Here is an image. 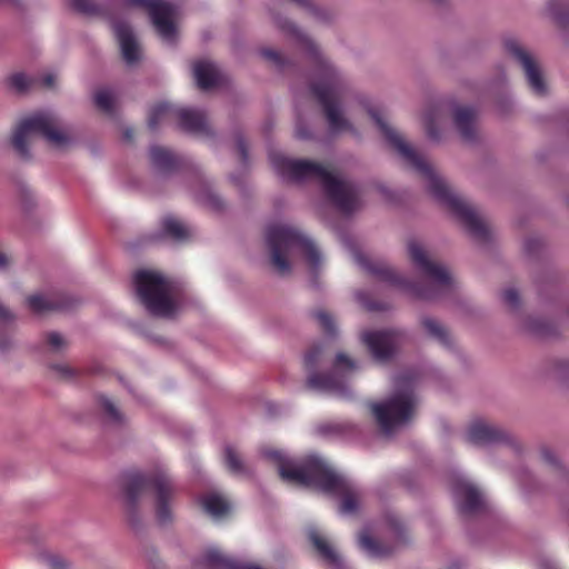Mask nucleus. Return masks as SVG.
<instances>
[{
  "mask_svg": "<svg viewBox=\"0 0 569 569\" xmlns=\"http://www.w3.org/2000/svg\"><path fill=\"white\" fill-rule=\"evenodd\" d=\"M266 241L270 251V259L276 272L287 276L291 272L289 258L296 249H300L312 272H317L322 264L323 257L312 239L299 229L286 223L268 226Z\"/></svg>",
  "mask_w": 569,
  "mask_h": 569,
  "instance_id": "423d86ee",
  "label": "nucleus"
},
{
  "mask_svg": "<svg viewBox=\"0 0 569 569\" xmlns=\"http://www.w3.org/2000/svg\"><path fill=\"white\" fill-rule=\"evenodd\" d=\"M22 192H23V198H24L23 206L26 207V209L29 210L36 204V197L33 196L30 188H23Z\"/></svg>",
  "mask_w": 569,
  "mask_h": 569,
  "instance_id": "3c124183",
  "label": "nucleus"
},
{
  "mask_svg": "<svg viewBox=\"0 0 569 569\" xmlns=\"http://www.w3.org/2000/svg\"><path fill=\"white\" fill-rule=\"evenodd\" d=\"M476 110L471 107L458 106L453 109V123L460 137L471 142L476 138Z\"/></svg>",
  "mask_w": 569,
  "mask_h": 569,
  "instance_id": "5701e85b",
  "label": "nucleus"
},
{
  "mask_svg": "<svg viewBox=\"0 0 569 569\" xmlns=\"http://www.w3.org/2000/svg\"><path fill=\"white\" fill-rule=\"evenodd\" d=\"M7 83L16 92L23 93L32 87L33 80L23 72H16L7 78Z\"/></svg>",
  "mask_w": 569,
  "mask_h": 569,
  "instance_id": "72a5a7b5",
  "label": "nucleus"
},
{
  "mask_svg": "<svg viewBox=\"0 0 569 569\" xmlns=\"http://www.w3.org/2000/svg\"><path fill=\"white\" fill-rule=\"evenodd\" d=\"M114 97L108 89H101L94 94V102L99 109L104 112H111L113 109Z\"/></svg>",
  "mask_w": 569,
  "mask_h": 569,
  "instance_id": "e433bc0d",
  "label": "nucleus"
},
{
  "mask_svg": "<svg viewBox=\"0 0 569 569\" xmlns=\"http://www.w3.org/2000/svg\"><path fill=\"white\" fill-rule=\"evenodd\" d=\"M200 200L214 210H220L223 208V202L220 197L211 190L204 191L200 197Z\"/></svg>",
  "mask_w": 569,
  "mask_h": 569,
  "instance_id": "a18cd8bd",
  "label": "nucleus"
},
{
  "mask_svg": "<svg viewBox=\"0 0 569 569\" xmlns=\"http://www.w3.org/2000/svg\"><path fill=\"white\" fill-rule=\"evenodd\" d=\"M406 333L399 329H387L366 332L363 342L369 348L372 357L378 361L389 360L402 345Z\"/></svg>",
  "mask_w": 569,
  "mask_h": 569,
  "instance_id": "a211bd4d",
  "label": "nucleus"
},
{
  "mask_svg": "<svg viewBox=\"0 0 569 569\" xmlns=\"http://www.w3.org/2000/svg\"><path fill=\"white\" fill-rule=\"evenodd\" d=\"M161 227L163 234L176 242L187 241L193 236L192 228L173 216L164 217Z\"/></svg>",
  "mask_w": 569,
  "mask_h": 569,
  "instance_id": "bb28decb",
  "label": "nucleus"
},
{
  "mask_svg": "<svg viewBox=\"0 0 569 569\" xmlns=\"http://www.w3.org/2000/svg\"><path fill=\"white\" fill-rule=\"evenodd\" d=\"M40 559L50 569H67L68 568L67 561L59 555H54L51 552H42V553H40Z\"/></svg>",
  "mask_w": 569,
  "mask_h": 569,
  "instance_id": "ea45409f",
  "label": "nucleus"
},
{
  "mask_svg": "<svg viewBox=\"0 0 569 569\" xmlns=\"http://www.w3.org/2000/svg\"><path fill=\"white\" fill-rule=\"evenodd\" d=\"M466 440L475 446L507 445L515 451L520 446L509 431L487 420L477 419L472 421L466 432Z\"/></svg>",
  "mask_w": 569,
  "mask_h": 569,
  "instance_id": "dca6fc26",
  "label": "nucleus"
},
{
  "mask_svg": "<svg viewBox=\"0 0 569 569\" xmlns=\"http://www.w3.org/2000/svg\"><path fill=\"white\" fill-rule=\"evenodd\" d=\"M368 113L389 147L426 180V187L429 193L441 206L449 209L456 216L472 238L480 242L488 241L490 230L477 209L465 198L455 192L433 166L406 141L402 134L389 123L388 117L383 110L369 108Z\"/></svg>",
  "mask_w": 569,
  "mask_h": 569,
  "instance_id": "f257e3e1",
  "label": "nucleus"
},
{
  "mask_svg": "<svg viewBox=\"0 0 569 569\" xmlns=\"http://www.w3.org/2000/svg\"><path fill=\"white\" fill-rule=\"evenodd\" d=\"M546 11L557 23H569V3L566 0H548Z\"/></svg>",
  "mask_w": 569,
  "mask_h": 569,
  "instance_id": "c756f323",
  "label": "nucleus"
},
{
  "mask_svg": "<svg viewBox=\"0 0 569 569\" xmlns=\"http://www.w3.org/2000/svg\"><path fill=\"white\" fill-rule=\"evenodd\" d=\"M313 316L318 320L319 325L321 326V328L323 329V331L327 335L333 336L336 333V325L329 313L320 310V311L315 312Z\"/></svg>",
  "mask_w": 569,
  "mask_h": 569,
  "instance_id": "a19ab883",
  "label": "nucleus"
},
{
  "mask_svg": "<svg viewBox=\"0 0 569 569\" xmlns=\"http://www.w3.org/2000/svg\"><path fill=\"white\" fill-rule=\"evenodd\" d=\"M541 246H542L541 241L538 238H533V237L526 239L525 243H523L525 251L530 256L538 253Z\"/></svg>",
  "mask_w": 569,
  "mask_h": 569,
  "instance_id": "09e8293b",
  "label": "nucleus"
},
{
  "mask_svg": "<svg viewBox=\"0 0 569 569\" xmlns=\"http://www.w3.org/2000/svg\"><path fill=\"white\" fill-rule=\"evenodd\" d=\"M315 432L327 439H350L359 433V429L349 420H333L317 425Z\"/></svg>",
  "mask_w": 569,
  "mask_h": 569,
  "instance_id": "412c9836",
  "label": "nucleus"
},
{
  "mask_svg": "<svg viewBox=\"0 0 569 569\" xmlns=\"http://www.w3.org/2000/svg\"><path fill=\"white\" fill-rule=\"evenodd\" d=\"M127 4L146 8L160 37L169 44L174 43L177 28L173 19L178 14L177 6L161 0H127Z\"/></svg>",
  "mask_w": 569,
  "mask_h": 569,
  "instance_id": "4468645a",
  "label": "nucleus"
},
{
  "mask_svg": "<svg viewBox=\"0 0 569 569\" xmlns=\"http://www.w3.org/2000/svg\"><path fill=\"white\" fill-rule=\"evenodd\" d=\"M224 463L228 470L234 475H246L248 472V468L242 461L240 453L232 446L224 448Z\"/></svg>",
  "mask_w": 569,
  "mask_h": 569,
  "instance_id": "2f4dec72",
  "label": "nucleus"
},
{
  "mask_svg": "<svg viewBox=\"0 0 569 569\" xmlns=\"http://www.w3.org/2000/svg\"><path fill=\"white\" fill-rule=\"evenodd\" d=\"M425 121H426V132H427V136L429 137V139H431L433 141H440L441 133L437 128L438 116L433 111H431L426 114Z\"/></svg>",
  "mask_w": 569,
  "mask_h": 569,
  "instance_id": "58836bf2",
  "label": "nucleus"
},
{
  "mask_svg": "<svg viewBox=\"0 0 569 569\" xmlns=\"http://www.w3.org/2000/svg\"><path fill=\"white\" fill-rule=\"evenodd\" d=\"M40 82L46 88H53L56 82V76L52 73H47L40 79Z\"/></svg>",
  "mask_w": 569,
  "mask_h": 569,
  "instance_id": "6e6d98bb",
  "label": "nucleus"
},
{
  "mask_svg": "<svg viewBox=\"0 0 569 569\" xmlns=\"http://www.w3.org/2000/svg\"><path fill=\"white\" fill-rule=\"evenodd\" d=\"M152 488L156 496V517L161 525H167L173 519V499L177 486L170 475L164 470H158L151 475L129 472L126 475L123 492L128 521L138 526V505L143 493Z\"/></svg>",
  "mask_w": 569,
  "mask_h": 569,
  "instance_id": "39448f33",
  "label": "nucleus"
},
{
  "mask_svg": "<svg viewBox=\"0 0 569 569\" xmlns=\"http://www.w3.org/2000/svg\"><path fill=\"white\" fill-rule=\"evenodd\" d=\"M8 266V258L0 251V269H4Z\"/></svg>",
  "mask_w": 569,
  "mask_h": 569,
  "instance_id": "13d9d810",
  "label": "nucleus"
},
{
  "mask_svg": "<svg viewBox=\"0 0 569 569\" xmlns=\"http://www.w3.org/2000/svg\"><path fill=\"white\" fill-rule=\"evenodd\" d=\"M46 340L50 350L53 352H61L68 347V341L64 337L56 331H50L46 335Z\"/></svg>",
  "mask_w": 569,
  "mask_h": 569,
  "instance_id": "4c0bfd02",
  "label": "nucleus"
},
{
  "mask_svg": "<svg viewBox=\"0 0 569 569\" xmlns=\"http://www.w3.org/2000/svg\"><path fill=\"white\" fill-rule=\"evenodd\" d=\"M133 137V131L131 129H126L124 132H123V138L126 140H131Z\"/></svg>",
  "mask_w": 569,
  "mask_h": 569,
  "instance_id": "bf43d9fd",
  "label": "nucleus"
},
{
  "mask_svg": "<svg viewBox=\"0 0 569 569\" xmlns=\"http://www.w3.org/2000/svg\"><path fill=\"white\" fill-rule=\"evenodd\" d=\"M273 21L279 29L290 34L297 46L309 56L315 68L310 89L322 108L329 131L332 134L350 132L357 136L358 132L346 118L341 104L342 98L350 89L346 74L321 52L317 43L301 32L290 20L276 14Z\"/></svg>",
  "mask_w": 569,
  "mask_h": 569,
  "instance_id": "f03ea898",
  "label": "nucleus"
},
{
  "mask_svg": "<svg viewBox=\"0 0 569 569\" xmlns=\"http://www.w3.org/2000/svg\"><path fill=\"white\" fill-rule=\"evenodd\" d=\"M359 546L369 557L375 559H382L392 553L391 548L382 546L365 531L359 536Z\"/></svg>",
  "mask_w": 569,
  "mask_h": 569,
  "instance_id": "c85d7f7f",
  "label": "nucleus"
},
{
  "mask_svg": "<svg viewBox=\"0 0 569 569\" xmlns=\"http://www.w3.org/2000/svg\"><path fill=\"white\" fill-rule=\"evenodd\" d=\"M200 566L201 569H262L259 566L228 557L218 549L207 550Z\"/></svg>",
  "mask_w": 569,
  "mask_h": 569,
  "instance_id": "aec40b11",
  "label": "nucleus"
},
{
  "mask_svg": "<svg viewBox=\"0 0 569 569\" xmlns=\"http://www.w3.org/2000/svg\"><path fill=\"white\" fill-rule=\"evenodd\" d=\"M431 1L435 2V3L440 4V3L445 2L446 0H431Z\"/></svg>",
  "mask_w": 569,
  "mask_h": 569,
  "instance_id": "680f3d73",
  "label": "nucleus"
},
{
  "mask_svg": "<svg viewBox=\"0 0 569 569\" xmlns=\"http://www.w3.org/2000/svg\"><path fill=\"white\" fill-rule=\"evenodd\" d=\"M150 160L152 167L160 174H169L177 169L178 161L176 156L168 149L159 146L150 148Z\"/></svg>",
  "mask_w": 569,
  "mask_h": 569,
  "instance_id": "a878e982",
  "label": "nucleus"
},
{
  "mask_svg": "<svg viewBox=\"0 0 569 569\" xmlns=\"http://www.w3.org/2000/svg\"><path fill=\"white\" fill-rule=\"evenodd\" d=\"M174 117L179 119V124L183 130L207 139L214 137L203 111L192 108H177L167 102H161L150 110L148 127L156 130L159 123Z\"/></svg>",
  "mask_w": 569,
  "mask_h": 569,
  "instance_id": "f8f14e48",
  "label": "nucleus"
},
{
  "mask_svg": "<svg viewBox=\"0 0 569 569\" xmlns=\"http://www.w3.org/2000/svg\"><path fill=\"white\" fill-rule=\"evenodd\" d=\"M407 248L413 268L428 282L427 284H413L398 274L389 264L381 261H371L359 251H353V259L362 269L378 279L410 290L419 299H440L456 290L457 281L451 271L445 264L435 260L422 244L411 240Z\"/></svg>",
  "mask_w": 569,
  "mask_h": 569,
  "instance_id": "7ed1b4c3",
  "label": "nucleus"
},
{
  "mask_svg": "<svg viewBox=\"0 0 569 569\" xmlns=\"http://www.w3.org/2000/svg\"><path fill=\"white\" fill-rule=\"evenodd\" d=\"M296 136L299 139L307 140V139L311 138V132L308 130V128L305 124L298 123L296 127Z\"/></svg>",
  "mask_w": 569,
  "mask_h": 569,
  "instance_id": "864d4df0",
  "label": "nucleus"
},
{
  "mask_svg": "<svg viewBox=\"0 0 569 569\" xmlns=\"http://www.w3.org/2000/svg\"><path fill=\"white\" fill-rule=\"evenodd\" d=\"M136 293L149 313L171 318L176 310L177 287L173 281L151 270H139L133 276Z\"/></svg>",
  "mask_w": 569,
  "mask_h": 569,
  "instance_id": "9d476101",
  "label": "nucleus"
},
{
  "mask_svg": "<svg viewBox=\"0 0 569 569\" xmlns=\"http://www.w3.org/2000/svg\"><path fill=\"white\" fill-rule=\"evenodd\" d=\"M71 6L83 14H96L99 8L91 0H70Z\"/></svg>",
  "mask_w": 569,
  "mask_h": 569,
  "instance_id": "37998d69",
  "label": "nucleus"
},
{
  "mask_svg": "<svg viewBox=\"0 0 569 569\" xmlns=\"http://www.w3.org/2000/svg\"><path fill=\"white\" fill-rule=\"evenodd\" d=\"M269 160L276 172L287 182H318L327 198L346 214L355 212L362 204L359 187L350 180L338 177L329 167L320 162L289 158L276 150L269 152Z\"/></svg>",
  "mask_w": 569,
  "mask_h": 569,
  "instance_id": "20e7f679",
  "label": "nucleus"
},
{
  "mask_svg": "<svg viewBox=\"0 0 569 569\" xmlns=\"http://www.w3.org/2000/svg\"><path fill=\"white\" fill-rule=\"evenodd\" d=\"M322 358V348L320 346L312 347L305 356V367L308 371L307 386L310 389L331 392L340 398H349L351 390L347 386L346 380L350 375L358 370L355 360L343 352H338L333 362V370L329 373H319L316 371L317 366Z\"/></svg>",
  "mask_w": 569,
  "mask_h": 569,
  "instance_id": "1a4fd4ad",
  "label": "nucleus"
},
{
  "mask_svg": "<svg viewBox=\"0 0 569 569\" xmlns=\"http://www.w3.org/2000/svg\"><path fill=\"white\" fill-rule=\"evenodd\" d=\"M549 375L557 380L569 378V358L555 359L549 367Z\"/></svg>",
  "mask_w": 569,
  "mask_h": 569,
  "instance_id": "f704fd0d",
  "label": "nucleus"
},
{
  "mask_svg": "<svg viewBox=\"0 0 569 569\" xmlns=\"http://www.w3.org/2000/svg\"><path fill=\"white\" fill-rule=\"evenodd\" d=\"M10 346V341L9 340H6L3 343L0 342V351H4L9 348Z\"/></svg>",
  "mask_w": 569,
  "mask_h": 569,
  "instance_id": "052dcab7",
  "label": "nucleus"
},
{
  "mask_svg": "<svg viewBox=\"0 0 569 569\" xmlns=\"http://www.w3.org/2000/svg\"><path fill=\"white\" fill-rule=\"evenodd\" d=\"M308 538L322 559L335 568L342 567V559L333 547L317 531L316 528L308 529Z\"/></svg>",
  "mask_w": 569,
  "mask_h": 569,
  "instance_id": "b1692460",
  "label": "nucleus"
},
{
  "mask_svg": "<svg viewBox=\"0 0 569 569\" xmlns=\"http://www.w3.org/2000/svg\"><path fill=\"white\" fill-rule=\"evenodd\" d=\"M309 486H315L326 493L341 498L339 511L342 515H355L361 505L360 489L348 478L333 470L325 460L316 466Z\"/></svg>",
  "mask_w": 569,
  "mask_h": 569,
  "instance_id": "9b49d317",
  "label": "nucleus"
},
{
  "mask_svg": "<svg viewBox=\"0 0 569 569\" xmlns=\"http://www.w3.org/2000/svg\"><path fill=\"white\" fill-rule=\"evenodd\" d=\"M201 506L207 513L218 519L230 510V503L218 492H210L202 497Z\"/></svg>",
  "mask_w": 569,
  "mask_h": 569,
  "instance_id": "cd10ccee",
  "label": "nucleus"
},
{
  "mask_svg": "<svg viewBox=\"0 0 569 569\" xmlns=\"http://www.w3.org/2000/svg\"><path fill=\"white\" fill-rule=\"evenodd\" d=\"M37 136L43 137L56 148H64L71 142L67 124L52 111L36 112L18 124L12 136V146L20 157H30L29 144Z\"/></svg>",
  "mask_w": 569,
  "mask_h": 569,
  "instance_id": "6e6552de",
  "label": "nucleus"
},
{
  "mask_svg": "<svg viewBox=\"0 0 569 569\" xmlns=\"http://www.w3.org/2000/svg\"><path fill=\"white\" fill-rule=\"evenodd\" d=\"M99 405L107 418V421L114 426H121L126 422L124 415L116 406V403L106 396L99 397Z\"/></svg>",
  "mask_w": 569,
  "mask_h": 569,
  "instance_id": "7c9ffc66",
  "label": "nucleus"
},
{
  "mask_svg": "<svg viewBox=\"0 0 569 569\" xmlns=\"http://www.w3.org/2000/svg\"><path fill=\"white\" fill-rule=\"evenodd\" d=\"M415 387L411 373H400L393 379L390 396L385 401L371 405L372 415L385 435H391L413 418L419 403Z\"/></svg>",
  "mask_w": 569,
  "mask_h": 569,
  "instance_id": "0eeeda50",
  "label": "nucleus"
},
{
  "mask_svg": "<svg viewBox=\"0 0 569 569\" xmlns=\"http://www.w3.org/2000/svg\"><path fill=\"white\" fill-rule=\"evenodd\" d=\"M113 31L119 41L122 58L126 63H136L140 59V49L130 26L124 21H114Z\"/></svg>",
  "mask_w": 569,
  "mask_h": 569,
  "instance_id": "6ab92c4d",
  "label": "nucleus"
},
{
  "mask_svg": "<svg viewBox=\"0 0 569 569\" xmlns=\"http://www.w3.org/2000/svg\"><path fill=\"white\" fill-rule=\"evenodd\" d=\"M71 6L83 14H96L99 8L91 0H70Z\"/></svg>",
  "mask_w": 569,
  "mask_h": 569,
  "instance_id": "79ce46f5",
  "label": "nucleus"
},
{
  "mask_svg": "<svg viewBox=\"0 0 569 569\" xmlns=\"http://www.w3.org/2000/svg\"><path fill=\"white\" fill-rule=\"evenodd\" d=\"M29 308L34 312H44L49 310L62 309L63 303L53 299L47 298L42 295L30 296L27 300Z\"/></svg>",
  "mask_w": 569,
  "mask_h": 569,
  "instance_id": "473e14b6",
  "label": "nucleus"
},
{
  "mask_svg": "<svg viewBox=\"0 0 569 569\" xmlns=\"http://www.w3.org/2000/svg\"><path fill=\"white\" fill-rule=\"evenodd\" d=\"M420 323L426 333L443 348L451 349L453 347L451 332L440 321L431 317H422Z\"/></svg>",
  "mask_w": 569,
  "mask_h": 569,
  "instance_id": "393cba45",
  "label": "nucleus"
},
{
  "mask_svg": "<svg viewBox=\"0 0 569 569\" xmlns=\"http://www.w3.org/2000/svg\"><path fill=\"white\" fill-rule=\"evenodd\" d=\"M13 315L0 303V323L13 320Z\"/></svg>",
  "mask_w": 569,
  "mask_h": 569,
  "instance_id": "4d7b16f0",
  "label": "nucleus"
},
{
  "mask_svg": "<svg viewBox=\"0 0 569 569\" xmlns=\"http://www.w3.org/2000/svg\"><path fill=\"white\" fill-rule=\"evenodd\" d=\"M502 300L512 310H517L520 306L519 292L513 288H508L502 292Z\"/></svg>",
  "mask_w": 569,
  "mask_h": 569,
  "instance_id": "c03bdc74",
  "label": "nucleus"
},
{
  "mask_svg": "<svg viewBox=\"0 0 569 569\" xmlns=\"http://www.w3.org/2000/svg\"><path fill=\"white\" fill-rule=\"evenodd\" d=\"M541 458L549 467L553 468L556 471H561L560 461L555 452L549 449H543L541 451Z\"/></svg>",
  "mask_w": 569,
  "mask_h": 569,
  "instance_id": "49530a36",
  "label": "nucleus"
},
{
  "mask_svg": "<svg viewBox=\"0 0 569 569\" xmlns=\"http://www.w3.org/2000/svg\"><path fill=\"white\" fill-rule=\"evenodd\" d=\"M261 56L280 70H284L288 66L292 64L291 59L284 57L281 52L273 49L261 50Z\"/></svg>",
  "mask_w": 569,
  "mask_h": 569,
  "instance_id": "c9c22d12",
  "label": "nucleus"
},
{
  "mask_svg": "<svg viewBox=\"0 0 569 569\" xmlns=\"http://www.w3.org/2000/svg\"><path fill=\"white\" fill-rule=\"evenodd\" d=\"M193 77L201 90H209L220 84L222 74L218 66L208 60H199L193 64Z\"/></svg>",
  "mask_w": 569,
  "mask_h": 569,
  "instance_id": "4be33fe9",
  "label": "nucleus"
},
{
  "mask_svg": "<svg viewBox=\"0 0 569 569\" xmlns=\"http://www.w3.org/2000/svg\"><path fill=\"white\" fill-rule=\"evenodd\" d=\"M262 456L278 465V472L284 481L302 486H309L316 466L322 461L319 457L310 456L301 465H293L281 451L274 449L263 450Z\"/></svg>",
  "mask_w": 569,
  "mask_h": 569,
  "instance_id": "2eb2a0df",
  "label": "nucleus"
},
{
  "mask_svg": "<svg viewBox=\"0 0 569 569\" xmlns=\"http://www.w3.org/2000/svg\"><path fill=\"white\" fill-rule=\"evenodd\" d=\"M51 369L56 371L61 378L64 379H72L73 377H76V370L68 365H52Z\"/></svg>",
  "mask_w": 569,
  "mask_h": 569,
  "instance_id": "de8ad7c7",
  "label": "nucleus"
},
{
  "mask_svg": "<svg viewBox=\"0 0 569 569\" xmlns=\"http://www.w3.org/2000/svg\"><path fill=\"white\" fill-rule=\"evenodd\" d=\"M528 330L540 333L543 331L542 323L537 319H529L527 323Z\"/></svg>",
  "mask_w": 569,
  "mask_h": 569,
  "instance_id": "5fc2aeb1",
  "label": "nucleus"
},
{
  "mask_svg": "<svg viewBox=\"0 0 569 569\" xmlns=\"http://www.w3.org/2000/svg\"><path fill=\"white\" fill-rule=\"evenodd\" d=\"M506 52L521 67L530 90L539 97L547 94V83L536 56L526 49L518 39L508 37L503 40Z\"/></svg>",
  "mask_w": 569,
  "mask_h": 569,
  "instance_id": "ddd939ff",
  "label": "nucleus"
},
{
  "mask_svg": "<svg viewBox=\"0 0 569 569\" xmlns=\"http://www.w3.org/2000/svg\"><path fill=\"white\" fill-rule=\"evenodd\" d=\"M519 482L529 490L535 483V479L528 471H522V473L519 475Z\"/></svg>",
  "mask_w": 569,
  "mask_h": 569,
  "instance_id": "603ef678",
  "label": "nucleus"
},
{
  "mask_svg": "<svg viewBox=\"0 0 569 569\" xmlns=\"http://www.w3.org/2000/svg\"><path fill=\"white\" fill-rule=\"evenodd\" d=\"M451 490L458 507L463 517H473L483 512L487 501L482 492L468 479L456 475L451 479Z\"/></svg>",
  "mask_w": 569,
  "mask_h": 569,
  "instance_id": "f3484780",
  "label": "nucleus"
},
{
  "mask_svg": "<svg viewBox=\"0 0 569 569\" xmlns=\"http://www.w3.org/2000/svg\"><path fill=\"white\" fill-rule=\"evenodd\" d=\"M236 143H237V149L241 157V161L243 163H246L248 160V149H247V144H246L243 137L237 136Z\"/></svg>",
  "mask_w": 569,
  "mask_h": 569,
  "instance_id": "8fccbe9b",
  "label": "nucleus"
}]
</instances>
